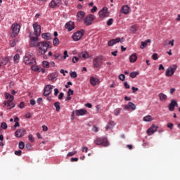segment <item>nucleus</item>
I'll list each match as a JSON object with an SVG mask.
<instances>
[{"instance_id": "nucleus-1", "label": "nucleus", "mask_w": 180, "mask_h": 180, "mask_svg": "<svg viewBox=\"0 0 180 180\" xmlns=\"http://www.w3.org/2000/svg\"><path fill=\"white\" fill-rule=\"evenodd\" d=\"M38 47H39L41 54H46L49 50V47H50V42L47 41L39 42Z\"/></svg>"}, {"instance_id": "nucleus-2", "label": "nucleus", "mask_w": 180, "mask_h": 180, "mask_svg": "<svg viewBox=\"0 0 180 180\" xmlns=\"http://www.w3.org/2000/svg\"><path fill=\"white\" fill-rule=\"evenodd\" d=\"M94 144L96 146H103V147H109V141L105 137H98L94 141Z\"/></svg>"}, {"instance_id": "nucleus-3", "label": "nucleus", "mask_w": 180, "mask_h": 180, "mask_svg": "<svg viewBox=\"0 0 180 180\" xmlns=\"http://www.w3.org/2000/svg\"><path fill=\"white\" fill-rule=\"evenodd\" d=\"M24 63L27 65H33L36 64V59H34V57L30 53H26L24 57Z\"/></svg>"}, {"instance_id": "nucleus-4", "label": "nucleus", "mask_w": 180, "mask_h": 180, "mask_svg": "<svg viewBox=\"0 0 180 180\" xmlns=\"http://www.w3.org/2000/svg\"><path fill=\"white\" fill-rule=\"evenodd\" d=\"M11 29L13 32V37H16V36L19 34V32H20V25L18 23H14L11 25Z\"/></svg>"}, {"instance_id": "nucleus-5", "label": "nucleus", "mask_w": 180, "mask_h": 180, "mask_svg": "<svg viewBox=\"0 0 180 180\" xmlns=\"http://www.w3.org/2000/svg\"><path fill=\"white\" fill-rule=\"evenodd\" d=\"M94 20H95V15L89 14V15L85 17L84 20V25H86V26H91Z\"/></svg>"}, {"instance_id": "nucleus-6", "label": "nucleus", "mask_w": 180, "mask_h": 180, "mask_svg": "<svg viewBox=\"0 0 180 180\" xmlns=\"http://www.w3.org/2000/svg\"><path fill=\"white\" fill-rule=\"evenodd\" d=\"M84 33L85 31L84 30H81L80 31L77 32L72 36V39L75 41H78V40H81L82 36H84Z\"/></svg>"}, {"instance_id": "nucleus-7", "label": "nucleus", "mask_w": 180, "mask_h": 180, "mask_svg": "<svg viewBox=\"0 0 180 180\" xmlns=\"http://www.w3.org/2000/svg\"><path fill=\"white\" fill-rule=\"evenodd\" d=\"M60 5H63L62 0H51V1L49 4V8H58V6H60Z\"/></svg>"}, {"instance_id": "nucleus-8", "label": "nucleus", "mask_w": 180, "mask_h": 180, "mask_svg": "<svg viewBox=\"0 0 180 180\" xmlns=\"http://www.w3.org/2000/svg\"><path fill=\"white\" fill-rule=\"evenodd\" d=\"M176 68H178V66L176 65H173L172 68H169L166 70V77H172L174 74H175V71H176Z\"/></svg>"}, {"instance_id": "nucleus-9", "label": "nucleus", "mask_w": 180, "mask_h": 180, "mask_svg": "<svg viewBox=\"0 0 180 180\" xmlns=\"http://www.w3.org/2000/svg\"><path fill=\"white\" fill-rule=\"evenodd\" d=\"M33 29H34V32L35 33V36L37 37H39V36H40V34L41 33V27L39 25V23L34 22L33 24Z\"/></svg>"}, {"instance_id": "nucleus-10", "label": "nucleus", "mask_w": 180, "mask_h": 180, "mask_svg": "<svg viewBox=\"0 0 180 180\" xmlns=\"http://www.w3.org/2000/svg\"><path fill=\"white\" fill-rule=\"evenodd\" d=\"M30 47H39V42L37 41L39 40V38L36 37H32L30 36Z\"/></svg>"}, {"instance_id": "nucleus-11", "label": "nucleus", "mask_w": 180, "mask_h": 180, "mask_svg": "<svg viewBox=\"0 0 180 180\" xmlns=\"http://www.w3.org/2000/svg\"><path fill=\"white\" fill-rule=\"evenodd\" d=\"M26 135V130L25 129H17L15 132V136L18 139L23 137Z\"/></svg>"}, {"instance_id": "nucleus-12", "label": "nucleus", "mask_w": 180, "mask_h": 180, "mask_svg": "<svg viewBox=\"0 0 180 180\" xmlns=\"http://www.w3.org/2000/svg\"><path fill=\"white\" fill-rule=\"evenodd\" d=\"M93 65L94 68H99L102 65V59L99 57H97L95 59H94Z\"/></svg>"}, {"instance_id": "nucleus-13", "label": "nucleus", "mask_w": 180, "mask_h": 180, "mask_svg": "<svg viewBox=\"0 0 180 180\" xmlns=\"http://www.w3.org/2000/svg\"><path fill=\"white\" fill-rule=\"evenodd\" d=\"M158 130V127L155 126V124H153L148 130L147 134L148 136H153Z\"/></svg>"}, {"instance_id": "nucleus-14", "label": "nucleus", "mask_w": 180, "mask_h": 180, "mask_svg": "<svg viewBox=\"0 0 180 180\" xmlns=\"http://www.w3.org/2000/svg\"><path fill=\"white\" fill-rule=\"evenodd\" d=\"M98 13L101 19H105V18H108V8L106 7L103 8L102 10L99 11Z\"/></svg>"}, {"instance_id": "nucleus-15", "label": "nucleus", "mask_w": 180, "mask_h": 180, "mask_svg": "<svg viewBox=\"0 0 180 180\" xmlns=\"http://www.w3.org/2000/svg\"><path fill=\"white\" fill-rule=\"evenodd\" d=\"M65 28L68 30V32H71V30L75 29V23L72 21H69L65 25Z\"/></svg>"}, {"instance_id": "nucleus-16", "label": "nucleus", "mask_w": 180, "mask_h": 180, "mask_svg": "<svg viewBox=\"0 0 180 180\" xmlns=\"http://www.w3.org/2000/svg\"><path fill=\"white\" fill-rule=\"evenodd\" d=\"M53 91V86L48 84L44 88V96H49L51 94V91Z\"/></svg>"}, {"instance_id": "nucleus-17", "label": "nucleus", "mask_w": 180, "mask_h": 180, "mask_svg": "<svg viewBox=\"0 0 180 180\" xmlns=\"http://www.w3.org/2000/svg\"><path fill=\"white\" fill-rule=\"evenodd\" d=\"M175 106L178 108V103H176L175 100H172L171 103L169 104V110L174 112V110H175Z\"/></svg>"}, {"instance_id": "nucleus-18", "label": "nucleus", "mask_w": 180, "mask_h": 180, "mask_svg": "<svg viewBox=\"0 0 180 180\" xmlns=\"http://www.w3.org/2000/svg\"><path fill=\"white\" fill-rule=\"evenodd\" d=\"M87 111L84 109L76 110L75 111V114L76 116H84V115H86Z\"/></svg>"}, {"instance_id": "nucleus-19", "label": "nucleus", "mask_w": 180, "mask_h": 180, "mask_svg": "<svg viewBox=\"0 0 180 180\" xmlns=\"http://www.w3.org/2000/svg\"><path fill=\"white\" fill-rule=\"evenodd\" d=\"M4 106H6V109H13L15 108V104L12 103V101H4Z\"/></svg>"}, {"instance_id": "nucleus-20", "label": "nucleus", "mask_w": 180, "mask_h": 180, "mask_svg": "<svg viewBox=\"0 0 180 180\" xmlns=\"http://www.w3.org/2000/svg\"><path fill=\"white\" fill-rule=\"evenodd\" d=\"M120 38H119V37H117L115 39H111L108 41V46H115V44H116V43H120Z\"/></svg>"}, {"instance_id": "nucleus-21", "label": "nucleus", "mask_w": 180, "mask_h": 180, "mask_svg": "<svg viewBox=\"0 0 180 180\" xmlns=\"http://www.w3.org/2000/svg\"><path fill=\"white\" fill-rule=\"evenodd\" d=\"M57 73H51L48 76V79L49 81H52V82H56L57 81Z\"/></svg>"}, {"instance_id": "nucleus-22", "label": "nucleus", "mask_w": 180, "mask_h": 180, "mask_svg": "<svg viewBox=\"0 0 180 180\" xmlns=\"http://www.w3.org/2000/svg\"><path fill=\"white\" fill-rule=\"evenodd\" d=\"M85 18V12L84 11H79L77 14V19L79 22H81L82 19Z\"/></svg>"}, {"instance_id": "nucleus-23", "label": "nucleus", "mask_w": 180, "mask_h": 180, "mask_svg": "<svg viewBox=\"0 0 180 180\" xmlns=\"http://www.w3.org/2000/svg\"><path fill=\"white\" fill-rule=\"evenodd\" d=\"M132 109V110H136V105L134 103L129 102L128 105H124V109L129 110V109Z\"/></svg>"}, {"instance_id": "nucleus-24", "label": "nucleus", "mask_w": 180, "mask_h": 180, "mask_svg": "<svg viewBox=\"0 0 180 180\" xmlns=\"http://www.w3.org/2000/svg\"><path fill=\"white\" fill-rule=\"evenodd\" d=\"M121 11L122 13H124V15H127L130 12V7L129 6H124L122 7Z\"/></svg>"}, {"instance_id": "nucleus-25", "label": "nucleus", "mask_w": 180, "mask_h": 180, "mask_svg": "<svg viewBox=\"0 0 180 180\" xmlns=\"http://www.w3.org/2000/svg\"><path fill=\"white\" fill-rule=\"evenodd\" d=\"M116 124L114 121H110L108 124L105 126L106 130H112L113 129V126Z\"/></svg>"}, {"instance_id": "nucleus-26", "label": "nucleus", "mask_w": 180, "mask_h": 180, "mask_svg": "<svg viewBox=\"0 0 180 180\" xmlns=\"http://www.w3.org/2000/svg\"><path fill=\"white\" fill-rule=\"evenodd\" d=\"M79 58H88L89 57V53L87 51H82V53H79Z\"/></svg>"}, {"instance_id": "nucleus-27", "label": "nucleus", "mask_w": 180, "mask_h": 180, "mask_svg": "<svg viewBox=\"0 0 180 180\" xmlns=\"http://www.w3.org/2000/svg\"><path fill=\"white\" fill-rule=\"evenodd\" d=\"M148 43H151V39H147L145 41H141V44L140 46V49H146V47H147V44H148Z\"/></svg>"}, {"instance_id": "nucleus-28", "label": "nucleus", "mask_w": 180, "mask_h": 180, "mask_svg": "<svg viewBox=\"0 0 180 180\" xmlns=\"http://www.w3.org/2000/svg\"><path fill=\"white\" fill-rule=\"evenodd\" d=\"M98 81H99V80H98V79H96V78H95V77H91L90 78V83H91V84L93 86H96V84H98Z\"/></svg>"}, {"instance_id": "nucleus-29", "label": "nucleus", "mask_w": 180, "mask_h": 180, "mask_svg": "<svg viewBox=\"0 0 180 180\" xmlns=\"http://www.w3.org/2000/svg\"><path fill=\"white\" fill-rule=\"evenodd\" d=\"M42 38L45 40H51V34L50 32L42 34Z\"/></svg>"}, {"instance_id": "nucleus-30", "label": "nucleus", "mask_w": 180, "mask_h": 180, "mask_svg": "<svg viewBox=\"0 0 180 180\" xmlns=\"http://www.w3.org/2000/svg\"><path fill=\"white\" fill-rule=\"evenodd\" d=\"M158 96H159L160 101H167L168 98V96H167V95H165L163 93H160L158 94Z\"/></svg>"}, {"instance_id": "nucleus-31", "label": "nucleus", "mask_w": 180, "mask_h": 180, "mask_svg": "<svg viewBox=\"0 0 180 180\" xmlns=\"http://www.w3.org/2000/svg\"><path fill=\"white\" fill-rule=\"evenodd\" d=\"M5 98H6V99H9L8 102H12L13 101V99H15V97L11 94H9V93L5 94Z\"/></svg>"}, {"instance_id": "nucleus-32", "label": "nucleus", "mask_w": 180, "mask_h": 180, "mask_svg": "<svg viewBox=\"0 0 180 180\" xmlns=\"http://www.w3.org/2000/svg\"><path fill=\"white\" fill-rule=\"evenodd\" d=\"M129 61L130 63H136V61H137V56L136 55V53L132 54L129 57Z\"/></svg>"}, {"instance_id": "nucleus-33", "label": "nucleus", "mask_w": 180, "mask_h": 180, "mask_svg": "<svg viewBox=\"0 0 180 180\" xmlns=\"http://www.w3.org/2000/svg\"><path fill=\"white\" fill-rule=\"evenodd\" d=\"M20 59V56L18 53L15 54L13 57L14 63L18 64V63H19Z\"/></svg>"}, {"instance_id": "nucleus-34", "label": "nucleus", "mask_w": 180, "mask_h": 180, "mask_svg": "<svg viewBox=\"0 0 180 180\" xmlns=\"http://www.w3.org/2000/svg\"><path fill=\"white\" fill-rule=\"evenodd\" d=\"M138 29H139V25H132V26L131 27V31L133 33L136 32L137 30H138Z\"/></svg>"}, {"instance_id": "nucleus-35", "label": "nucleus", "mask_w": 180, "mask_h": 180, "mask_svg": "<svg viewBox=\"0 0 180 180\" xmlns=\"http://www.w3.org/2000/svg\"><path fill=\"white\" fill-rule=\"evenodd\" d=\"M143 122H151V120H153V117L151 115H147L143 117Z\"/></svg>"}, {"instance_id": "nucleus-36", "label": "nucleus", "mask_w": 180, "mask_h": 180, "mask_svg": "<svg viewBox=\"0 0 180 180\" xmlns=\"http://www.w3.org/2000/svg\"><path fill=\"white\" fill-rule=\"evenodd\" d=\"M42 66L44 68H50V63L48 61H43L42 62Z\"/></svg>"}, {"instance_id": "nucleus-37", "label": "nucleus", "mask_w": 180, "mask_h": 180, "mask_svg": "<svg viewBox=\"0 0 180 180\" xmlns=\"http://www.w3.org/2000/svg\"><path fill=\"white\" fill-rule=\"evenodd\" d=\"M54 106L56 108V112H60V102H56L54 103Z\"/></svg>"}, {"instance_id": "nucleus-38", "label": "nucleus", "mask_w": 180, "mask_h": 180, "mask_svg": "<svg viewBox=\"0 0 180 180\" xmlns=\"http://www.w3.org/2000/svg\"><path fill=\"white\" fill-rule=\"evenodd\" d=\"M139 74V72H132L129 74V76L131 77V78H136V77H137Z\"/></svg>"}, {"instance_id": "nucleus-39", "label": "nucleus", "mask_w": 180, "mask_h": 180, "mask_svg": "<svg viewBox=\"0 0 180 180\" xmlns=\"http://www.w3.org/2000/svg\"><path fill=\"white\" fill-rule=\"evenodd\" d=\"M53 43V46H58L60 44V39L58 38H54Z\"/></svg>"}, {"instance_id": "nucleus-40", "label": "nucleus", "mask_w": 180, "mask_h": 180, "mask_svg": "<svg viewBox=\"0 0 180 180\" xmlns=\"http://www.w3.org/2000/svg\"><path fill=\"white\" fill-rule=\"evenodd\" d=\"M18 147L20 150H23V148H25V143L23 141H20L18 143Z\"/></svg>"}, {"instance_id": "nucleus-41", "label": "nucleus", "mask_w": 180, "mask_h": 180, "mask_svg": "<svg viewBox=\"0 0 180 180\" xmlns=\"http://www.w3.org/2000/svg\"><path fill=\"white\" fill-rule=\"evenodd\" d=\"M120 110H122L120 108H116L115 110H114V115L115 116H119V115L120 114Z\"/></svg>"}, {"instance_id": "nucleus-42", "label": "nucleus", "mask_w": 180, "mask_h": 180, "mask_svg": "<svg viewBox=\"0 0 180 180\" xmlns=\"http://www.w3.org/2000/svg\"><path fill=\"white\" fill-rule=\"evenodd\" d=\"M1 127L4 130H6V129H8V124H6V122H2L1 125Z\"/></svg>"}, {"instance_id": "nucleus-43", "label": "nucleus", "mask_w": 180, "mask_h": 180, "mask_svg": "<svg viewBox=\"0 0 180 180\" xmlns=\"http://www.w3.org/2000/svg\"><path fill=\"white\" fill-rule=\"evenodd\" d=\"M77 154V150L72 151V152H69L68 153V157H72Z\"/></svg>"}, {"instance_id": "nucleus-44", "label": "nucleus", "mask_w": 180, "mask_h": 180, "mask_svg": "<svg viewBox=\"0 0 180 180\" xmlns=\"http://www.w3.org/2000/svg\"><path fill=\"white\" fill-rule=\"evenodd\" d=\"M119 79H120V81H124V79H126V76H124L123 74H121L119 75Z\"/></svg>"}, {"instance_id": "nucleus-45", "label": "nucleus", "mask_w": 180, "mask_h": 180, "mask_svg": "<svg viewBox=\"0 0 180 180\" xmlns=\"http://www.w3.org/2000/svg\"><path fill=\"white\" fill-rule=\"evenodd\" d=\"M28 139H29L30 141H31V143H34V137H33V135L30 134L28 136Z\"/></svg>"}, {"instance_id": "nucleus-46", "label": "nucleus", "mask_w": 180, "mask_h": 180, "mask_svg": "<svg viewBox=\"0 0 180 180\" xmlns=\"http://www.w3.org/2000/svg\"><path fill=\"white\" fill-rule=\"evenodd\" d=\"M108 26H112L113 25V20L112 18H110L107 22Z\"/></svg>"}, {"instance_id": "nucleus-47", "label": "nucleus", "mask_w": 180, "mask_h": 180, "mask_svg": "<svg viewBox=\"0 0 180 180\" xmlns=\"http://www.w3.org/2000/svg\"><path fill=\"white\" fill-rule=\"evenodd\" d=\"M70 77L71 78H77V72H70Z\"/></svg>"}, {"instance_id": "nucleus-48", "label": "nucleus", "mask_w": 180, "mask_h": 180, "mask_svg": "<svg viewBox=\"0 0 180 180\" xmlns=\"http://www.w3.org/2000/svg\"><path fill=\"white\" fill-rule=\"evenodd\" d=\"M74 94V91H72V89H69L68 91V96H71V95Z\"/></svg>"}, {"instance_id": "nucleus-49", "label": "nucleus", "mask_w": 180, "mask_h": 180, "mask_svg": "<svg viewBox=\"0 0 180 180\" xmlns=\"http://www.w3.org/2000/svg\"><path fill=\"white\" fill-rule=\"evenodd\" d=\"M167 127L170 129V130H172V129H174V124L171 123V122H169L167 124Z\"/></svg>"}, {"instance_id": "nucleus-50", "label": "nucleus", "mask_w": 180, "mask_h": 180, "mask_svg": "<svg viewBox=\"0 0 180 180\" xmlns=\"http://www.w3.org/2000/svg\"><path fill=\"white\" fill-rule=\"evenodd\" d=\"M79 58L77 56H75L72 58V63H78Z\"/></svg>"}, {"instance_id": "nucleus-51", "label": "nucleus", "mask_w": 180, "mask_h": 180, "mask_svg": "<svg viewBox=\"0 0 180 180\" xmlns=\"http://www.w3.org/2000/svg\"><path fill=\"white\" fill-rule=\"evenodd\" d=\"M10 46L11 47H15V46H16V41H11Z\"/></svg>"}, {"instance_id": "nucleus-52", "label": "nucleus", "mask_w": 180, "mask_h": 180, "mask_svg": "<svg viewBox=\"0 0 180 180\" xmlns=\"http://www.w3.org/2000/svg\"><path fill=\"white\" fill-rule=\"evenodd\" d=\"M92 131H94L95 133H98V131H99V129H98V127L94 125L93 127Z\"/></svg>"}, {"instance_id": "nucleus-53", "label": "nucleus", "mask_w": 180, "mask_h": 180, "mask_svg": "<svg viewBox=\"0 0 180 180\" xmlns=\"http://www.w3.org/2000/svg\"><path fill=\"white\" fill-rule=\"evenodd\" d=\"M98 11V8L96 6H94L93 8L91 10V13H95Z\"/></svg>"}, {"instance_id": "nucleus-54", "label": "nucleus", "mask_w": 180, "mask_h": 180, "mask_svg": "<svg viewBox=\"0 0 180 180\" xmlns=\"http://www.w3.org/2000/svg\"><path fill=\"white\" fill-rule=\"evenodd\" d=\"M15 155L20 156V155H22V150H15Z\"/></svg>"}, {"instance_id": "nucleus-55", "label": "nucleus", "mask_w": 180, "mask_h": 180, "mask_svg": "<svg viewBox=\"0 0 180 180\" xmlns=\"http://www.w3.org/2000/svg\"><path fill=\"white\" fill-rule=\"evenodd\" d=\"M124 88H126V89H130V85H129V84H127V82H124Z\"/></svg>"}, {"instance_id": "nucleus-56", "label": "nucleus", "mask_w": 180, "mask_h": 180, "mask_svg": "<svg viewBox=\"0 0 180 180\" xmlns=\"http://www.w3.org/2000/svg\"><path fill=\"white\" fill-rule=\"evenodd\" d=\"M63 54H64L63 60H65V58H67V57H68V52L67 51H65Z\"/></svg>"}, {"instance_id": "nucleus-57", "label": "nucleus", "mask_w": 180, "mask_h": 180, "mask_svg": "<svg viewBox=\"0 0 180 180\" xmlns=\"http://www.w3.org/2000/svg\"><path fill=\"white\" fill-rule=\"evenodd\" d=\"M25 117L26 119H30V117H32V115L30 114V112H27V114H25Z\"/></svg>"}, {"instance_id": "nucleus-58", "label": "nucleus", "mask_w": 180, "mask_h": 180, "mask_svg": "<svg viewBox=\"0 0 180 180\" xmlns=\"http://www.w3.org/2000/svg\"><path fill=\"white\" fill-rule=\"evenodd\" d=\"M152 58H153L154 60H158V55L157 53H154L152 56Z\"/></svg>"}, {"instance_id": "nucleus-59", "label": "nucleus", "mask_w": 180, "mask_h": 180, "mask_svg": "<svg viewBox=\"0 0 180 180\" xmlns=\"http://www.w3.org/2000/svg\"><path fill=\"white\" fill-rule=\"evenodd\" d=\"M136 91H139V88L132 86V93L136 94Z\"/></svg>"}, {"instance_id": "nucleus-60", "label": "nucleus", "mask_w": 180, "mask_h": 180, "mask_svg": "<svg viewBox=\"0 0 180 180\" xmlns=\"http://www.w3.org/2000/svg\"><path fill=\"white\" fill-rule=\"evenodd\" d=\"M25 148H27V150H30L32 148V145L30 143H27L25 145Z\"/></svg>"}, {"instance_id": "nucleus-61", "label": "nucleus", "mask_w": 180, "mask_h": 180, "mask_svg": "<svg viewBox=\"0 0 180 180\" xmlns=\"http://www.w3.org/2000/svg\"><path fill=\"white\" fill-rule=\"evenodd\" d=\"M64 98V93H60L58 96V99L61 100Z\"/></svg>"}, {"instance_id": "nucleus-62", "label": "nucleus", "mask_w": 180, "mask_h": 180, "mask_svg": "<svg viewBox=\"0 0 180 180\" xmlns=\"http://www.w3.org/2000/svg\"><path fill=\"white\" fill-rule=\"evenodd\" d=\"M59 92L60 91H58V89H54V96H57V95H58Z\"/></svg>"}, {"instance_id": "nucleus-63", "label": "nucleus", "mask_w": 180, "mask_h": 180, "mask_svg": "<svg viewBox=\"0 0 180 180\" xmlns=\"http://www.w3.org/2000/svg\"><path fill=\"white\" fill-rule=\"evenodd\" d=\"M82 151L84 152L85 151V153H88V148L87 147H85V146H83L82 148Z\"/></svg>"}, {"instance_id": "nucleus-64", "label": "nucleus", "mask_w": 180, "mask_h": 180, "mask_svg": "<svg viewBox=\"0 0 180 180\" xmlns=\"http://www.w3.org/2000/svg\"><path fill=\"white\" fill-rule=\"evenodd\" d=\"M111 54L114 57H116V56H117V51H115L111 52Z\"/></svg>"}]
</instances>
